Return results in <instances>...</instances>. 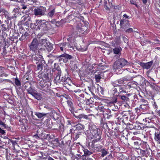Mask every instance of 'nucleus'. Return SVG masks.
Segmentation results:
<instances>
[{
    "label": "nucleus",
    "mask_w": 160,
    "mask_h": 160,
    "mask_svg": "<svg viewBox=\"0 0 160 160\" xmlns=\"http://www.w3.org/2000/svg\"><path fill=\"white\" fill-rule=\"evenodd\" d=\"M90 131L89 134V137L91 138H93L92 142V145L96 142H98L100 139L101 135L100 133H98V130L95 125H92L89 128Z\"/></svg>",
    "instance_id": "f257e3e1"
},
{
    "label": "nucleus",
    "mask_w": 160,
    "mask_h": 160,
    "mask_svg": "<svg viewBox=\"0 0 160 160\" xmlns=\"http://www.w3.org/2000/svg\"><path fill=\"white\" fill-rule=\"evenodd\" d=\"M130 64V63L124 58H121L115 62L113 67L114 69H118L129 65Z\"/></svg>",
    "instance_id": "f03ea898"
},
{
    "label": "nucleus",
    "mask_w": 160,
    "mask_h": 160,
    "mask_svg": "<svg viewBox=\"0 0 160 160\" xmlns=\"http://www.w3.org/2000/svg\"><path fill=\"white\" fill-rule=\"evenodd\" d=\"M44 20H38L36 21L34 24L36 26H38L37 28L38 29H41L43 31H46L47 29L48 25V23L47 22V24H46V22Z\"/></svg>",
    "instance_id": "7ed1b4c3"
},
{
    "label": "nucleus",
    "mask_w": 160,
    "mask_h": 160,
    "mask_svg": "<svg viewBox=\"0 0 160 160\" xmlns=\"http://www.w3.org/2000/svg\"><path fill=\"white\" fill-rule=\"evenodd\" d=\"M38 45L39 43L37 39L34 38L29 46L30 50L35 53L38 52Z\"/></svg>",
    "instance_id": "20e7f679"
},
{
    "label": "nucleus",
    "mask_w": 160,
    "mask_h": 160,
    "mask_svg": "<svg viewBox=\"0 0 160 160\" xmlns=\"http://www.w3.org/2000/svg\"><path fill=\"white\" fill-rule=\"evenodd\" d=\"M46 9L43 7L37 8L34 9V13L35 16H43L45 14Z\"/></svg>",
    "instance_id": "39448f33"
},
{
    "label": "nucleus",
    "mask_w": 160,
    "mask_h": 160,
    "mask_svg": "<svg viewBox=\"0 0 160 160\" xmlns=\"http://www.w3.org/2000/svg\"><path fill=\"white\" fill-rule=\"evenodd\" d=\"M48 87V85L43 80L40 81L37 84L38 88L45 92L47 91Z\"/></svg>",
    "instance_id": "423d86ee"
},
{
    "label": "nucleus",
    "mask_w": 160,
    "mask_h": 160,
    "mask_svg": "<svg viewBox=\"0 0 160 160\" xmlns=\"http://www.w3.org/2000/svg\"><path fill=\"white\" fill-rule=\"evenodd\" d=\"M120 25L121 28L125 30L129 27L130 23L128 20L123 18L120 21Z\"/></svg>",
    "instance_id": "0eeeda50"
},
{
    "label": "nucleus",
    "mask_w": 160,
    "mask_h": 160,
    "mask_svg": "<svg viewBox=\"0 0 160 160\" xmlns=\"http://www.w3.org/2000/svg\"><path fill=\"white\" fill-rule=\"evenodd\" d=\"M36 53V56L33 59L34 60L36 61L35 62L36 64H38V63L41 62L42 61H44L42 58V54H40L39 51Z\"/></svg>",
    "instance_id": "6e6552de"
},
{
    "label": "nucleus",
    "mask_w": 160,
    "mask_h": 160,
    "mask_svg": "<svg viewBox=\"0 0 160 160\" xmlns=\"http://www.w3.org/2000/svg\"><path fill=\"white\" fill-rule=\"evenodd\" d=\"M37 68L38 70H40L39 72H42V70L46 69L47 64L45 61H42L41 62L37 64Z\"/></svg>",
    "instance_id": "1a4fd4ad"
},
{
    "label": "nucleus",
    "mask_w": 160,
    "mask_h": 160,
    "mask_svg": "<svg viewBox=\"0 0 160 160\" xmlns=\"http://www.w3.org/2000/svg\"><path fill=\"white\" fill-rule=\"evenodd\" d=\"M140 142L136 141L134 142V145L135 148L137 149H139L140 148L139 145H141L142 148L145 149L147 148V142H143L142 143H140Z\"/></svg>",
    "instance_id": "9d476101"
},
{
    "label": "nucleus",
    "mask_w": 160,
    "mask_h": 160,
    "mask_svg": "<svg viewBox=\"0 0 160 160\" xmlns=\"http://www.w3.org/2000/svg\"><path fill=\"white\" fill-rule=\"evenodd\" d=\"M153 61H151L147 63L140 62L139 65L143 69H148L152 66Z\"/></svg>",
    "instance_id": "9b49d317"
},
{
    "label": "nucleus",
    "mask_w": 160,
    "mask_h": 160,
    "mask_svg": "<svg viewBox=\"0 0 160 160\" xmlns=\"http://www.w3.org/2000/svg\"><path fill=\"white\" fill-rule=\"evenodd\" d=\"M61 71H58V74L56 76L54 80V82L56 84H58L61 82V79L60 78V73H61Z\"/></svg>",
    "instance_id": "f8f14e48"
},
{
    "label": "nucleus",
    "mask_w": 160,
    "mask_h": 160,
    "mask_svg": "<svg viewBox=\"0 0 160 160\" xmlns=\"http://www.w3.org/2000/svg\"><path fill=\"white\" fill-rule=\"evenodd\" d=\"M59 46L61 50L62 51L64 49L65 50L68 48L69 45L66 42H64L59 44Z\"/></svg>",
    "instance_id": "ddd939ff"
},
{
    "label": "nucleus",
    "mask_w": 160,
    "mask_h": 160,
    "mask_svg": "<svg viewBox=\"0 0 160 160\" xmlns=\"http://www.w3.org/2000/svg\"><path fill=\"white\" fill-rule=\"evenodd\" d=\"M58 57L62 58L61 59H63V60H64V58H65V60L66 59H70L72 58V56L66 53H64L59 56Z\"/></svg>",
    "instance_id": "4468645a"
},
{
    "label": "nucleus",
    "mask_w": 160,
    "mask_h": 160,
    "mask_svg": "<svg viewBox=\"0 0 160 160\" xmlns=\"http://www.w3.org/2000/svg\"><path fill=\"white\" fill-rule=\"evenodd\" d=\"M137 86V82H133L129 83L126 86V87L127 88L130 89L131 88H134Z\"/></svg>",
    "instance_id": "2eb2a0df"
},
{
    "label": "nucleus",
    "mask_w": 160,
    "mask_h": 160,
    "mask_svg": "<svg viewBox=\"0 0 160 160\" xmlns=\"http://www.w3.org/2000/svg\"><path fill=\"white\" fill-rule=\"evenodd\" d=\"M40 43L42 46H44L46 48L49 46V45H48V42L47 41L46 39H42L40 41Z\"/></svg>",
    "instance_id": "dca6fc26"
},
{
    "label": "nucleus",
    "mask_w": 160,
    "mask_h": 160,
    "mask_svg": "<svg viewBox=\"0 0 160 160\" xmlns=\"http://www.w3.org/2000/svg\"><path fill=\"white\" fill-rule=\"evenodd\" d=\"M155 140L159 143H160V132H155L154 134Z\"/></svg>",
    "instance_id": "f3484780"
},
{
    "label": "nucleus",
    "mask_w": 160,
    "mask_h": 160,
    "mask_svg": "<svg viewBox=\"0 0 160 160\" xmlns=\"http://www.w3.org/2000/svg\"><path fill=\"white\" fill-rule=\"evenodd\" d=\"M122 50L120 47L116 48L113 49V52L114 54L120 55L121 53Z\"/></svg>",
    "instance_id": "a211bd4d"
},
{
    "label": "nucleus",
    "mask_w": 160,
    "mask_h": 160,
    "mask_svg": "<svg viewBox=\"0 0 160 160\" xmlns=\"http://www.w3.org/2000/svg\"><path fill=\"white\" fill-rule=\"evenodd\" d=\"M75 127L76 129L79 131L82 130L84 128V126L79 123L77 124Z\"/></svg>",
    "instance_id": "6ab92c4d"
},
{
    "label": "nucleus",
    "mask_w": 160,
    "mask_h": 160,
    "mask_svg": "<svg viewBox=\"0 0 160 160\" xmlns=\"http://www.w3.org/2000/svg\"><path fill=\"white\" fill-rule=\"evenodd\" d=\"M30 17L28 15H25L22 17L21 18V21H20V24H24V22L27 20H28Z\"/></svg>",
    "instance_id": "aec40b11"
},
{
    "label": "nucleus",
    "mask_w": 160,
    "mask_h": 160,
    "mask_svg": "<svg viewBox=\"0 0 160 160\" xmlns=\"http://www.w3.org/2000/svg\"><path fill=\"white\" fill-rule=\"evenodd\" d=\"M32 96L38 100H41L42 98L41 94L39 93H38L36 91Z\"/></svg>",
    "instance_id": "412c9836"
},
{
    "label": "nucleus",
    "mask_w": 160,
    "mask_h": 160,
    "mask_svg": "<svg viewBox=\"0 0 160 160\" xmlns=\"http://www.w3.org/2000/svg\"><path fill=\"white\" fill-rule=\"evenodd\" d=\"M55 14V8H53V9L50 10L49 12L47 14L48 17L52 18L53 17Z\"/></svg>",
    "instance_id": "4be33fe9"
},
{
    "label": "nucleus",
    "mask_w": 160,
    "mask_h": 160,
    "mask_svg": "<svg viewBox=\"0 0 160 160\" xmlns=\"http://www.w3.org/2000/svg\"><path fill=\"white\" fill-rule=\"evenodd\" d=\"M27 91L28 93L32 96L36 90L30 87L27 89Z\"/></svg>",
    "instance_id": "5701e85b"
},
{
    "label": "nucleus",
    "mask_w": 160,
    "mask_h": 160,
    "mask_svg": "<svg viewBox=\"0 0 160 160\" xmlns=\"http://www.w3.org/2000/svg\"><path fill=\"white\" fill-rule=\"evenodd\" d=\"M35 114L36 115V116L38 118H41L43 117L46 116L47 115V114L44 113H41L36 112H35Z\"/></svg>",
    "instance_id": "b1692460"
},
{
    "label": "nucleus",
    "mask_w": 160,
    "mask_h": 160,
    "mask_svg": "<svg viewBox=\"0 0 160 160\" xmlns=\"http://www.w3.org/2000/svg\"><path fill=\"white\" fill-rule=\"evenodd\" d=\"M127 81V79L124 78H122L117 80L118 83L119 85L121 84H123L124 83V82Z\"/></svg>",
    "instance_id": "393cba45"
},
{
    "label": "nucleus",
    "mask_w": 160,
    "mask_h": 160,
    "mask_svg": "<svg viewBox=\"0 0 160 160\" xmlns=\"http://www.w3.org/2000/svg\"><path fill=\"white\" fill-rule=\"evenodd\" d=\"M75 117L79 119H81L82 118H84L86 119H88V117L87 115L82 114H80L78 116H75Z\"/></svg>",
    "instance_id": "a878e982"
},
{
    "label": "nucleus",
    "mask_w": 160,
    "mask_h": 160,
    "mask_svg": "<svg viewBox=\"0 0 160 160\" xmlns=\"http://www.w3.org/2000/svg\"><path fill=\"white\" fill-rule=\"evenodd\" d=\"M3 11L2 12V13L4 14V15L5 16L6 18L7 19V21L8 19L9 18H10V16H11L10 14L6 10Z\"/></svg>",
    "instance_id": "bb28decb"
},
{
    "label": "nucleus",
    "mask_w": 160,
    "mask_h": 160,
    "mask_svg": "<svg viewBox=\"0 0 160 160\" xmlns=\"http://www.w3.org/2000/svg\"><path fill=\"white\" fill-rule=\"evenodd\" d=\"M84 156H88L93 153V152L89 151L87 149H84L83 150Z\"/></svg>",
    "instance_id": "cd10ccee"
},
{
    "label": "nucleus",
    "mask_w": 160,
    "mask_h": 160,
    "mask_svg": "<svg viewBox=\"0 0 160 160\" xmlns=\"http://www.w3.org/2000/svg\"><path fill=\"white\" fill-rule=\"evenodd\" d=\"M140 110H142L143 111H145L148 109V106L147 105L144 104H141L140 107Z\"/></svg>",
    "instance_id": "c85d7f7f"
},
{
    "label": "nucleus",
    "mask_w": 160,
    "mask_h": 160,
    "mask_svg": "<svg viewBox=\"0 0 160 160\" xmlns=\"http://www.w3.org/2000/svg\"><path fill=\"white\" fill-rule=\"evenodd\" d=\"M98 109L99 110H100L101 111H102L103 112H106V111L107 112H110V110L108 109H106L104 108V107L102 106H98Z\"/></svg>",
    "instance_id": "c756f323"
},
{
    "label": "nucleus",
    "mask_w": 160,
    "mask_h": 160,
    "mask_svg": "<svg viewBox=\"0 0 160 160\" xmlns=\"http://www.w3.org/2000/svg\"><path fill=\"white\" fill-rule=\"evenodd\" d=\"M7 30V28L5 24H2L0 26V31H1L2 32L6 31Z\"/></svg>",
    "instance_id": "7c9ffc66"
},
{
    "label": "nucleus",
    "mask_w": 160,
    "mask_h": 160,
    "mask_svg": "<svg viewBox=\"0 0 160 160\" xmlns=\"http://www.w3.org/2000/svg\"><path fill=\"white\" fill-rule=\"evenodd\" d=\"M142 125L141 124H135V130H142Z\"/></svg>",
    "instance_id": "2f4dec72"
},
{
    "label": "nucleus",
    "mask_w": 160,
    "mask_h": 160,
    "mask_svg": "<svg viewBox=\"0 0 160 160\" xmlns=\"http://www.w3.org/2000/svg\"><path fill=\"white\" fill-rule=\"evenodd\" d=\"M54 68H52V70L53 71H55V70L59 71V66L57 63H55L54 64Z\"/></svg>",
    "instance_id": "473e14b6"
},
{
    "label": "nucleus",
    "mask_w": 160,
    "mask_h": 160,
    "mask_svg": "<svg viewBox=\"0 0 160 160\" xmlns=\"http://www.w3.org/2000/svg\"><path fill=\"white\" fill-rule=\"evenodd\" d=\"M127 113H128V112H122L123 118H124V120H127L128 118V116L127 115Z\"/></svg>",
    "instance_id": "72a5a7b5"
},
{
    "label": "nucleus",
    "mask_w": 160,
    "mask_h": 160,
    "mask_svg": "<svg viewBox=\"0 0 160 160\" xmlns=\"http://www.w3.org/2000/svg\"><path fill=\"white\" fill-rule=\"evenodd\" d=\"M118 115H119V116L117 118V119L120 122H124V118H123L122 112V114H119Z\"/></svg>",
    "instance_id": "f704fd0d"
},
{
    "label": "nucleus",
    "mask_w": 160,
    "mask_h": 160,
    "mask_svg": "<svg viewBox=\"0 0 160 160\" xmlns=\"http://www.w3.org/2000/svg\"><path fill=\"white\" fill-rule=\"evenodd\" d=\"M97 89L99 92H100L101 94L102 95L103 94V88L102 87L99 86L98 87Z\"/></svg>",
    "instance_id": "c9c22d12"
},
{
    "label": "nucleus",
    "mask_w": 160,
    "mask_h": 160,
    "mask_svg": "<svg viewBox=\"0 0 160 160\" xmlns=\"http://www.w3.org/2000/svg\"><path fill=\"white\" fill-rule=\"evenodd\" d=\"M95 78L97 82H99L101 78V75L99 74H95Z\"/></svg>",
    "instance_id": "e433bc0d"
},
{
    "label": "nucleus",
    "mask_w": 160,
    "mask_h": 160,
    "mask_svg": "<svg viewBox=\"0 0 160 160\" xmlns=\"http://www.w3.org/2000/svg\"><path fill=\"white\" fill-rule=\"evenodd\" d=\"M29 20H27L24 22V24H23L26 26H28L29 24H30L31 23V19L30 17L29 18Z\"/></svg>",
    "instance_id": "4c0bfd02"
},
{
    "label": "nucleus",
    "mask_w": 160,
    "mask_h": 160,
    "mask_svg": "<svg viewBox=\"0 0 160 160\" xmlns=\"http://www.w3.org/2000/svg\"><path fill=\"white\" fill-rule=\"evenodd\" d=\"M67 102L68 106L72 109L73 108V103L71 100H68Z\"/></svg>",
    "instance_id": "58836bf2"
},
{
    "label": "nucleus",
    "mask_w": 160,
    "mask_h": 160,
    "mask_svg": "<svg viewBox=\"0 0 160 160\" xmlns=\"http://www.w3.org/2000/svg\"><path fill=\"white\" fill-rule=\"evenodd\" d=\"M16 16H10V18H8V20L7 21H10V22H12L15 19H16Z\"/></svg>",
    "instance_id": "ea45409f"
},
{
    "label": "nucleus",
    "mask_w": 160,
    "mask_h": 160,
    "mask_svg": "<svg viewBox=\"0 0 160 160\" xmlns=\"http://www.w3.org/2000/svg\"><path fill=\"white\" fill-rule=\"evenodd\" d=\"M140 102L142 103V104H144L145 105H147L148 104V101L144 99H141Z\"/></svg>",
    "instance_id": "a19ab883"
},
{
    "label": "nucleus",
    "mask_w": 160,
    "mask_h": 160,
    "mask_svg": "<svg viewBox=\"0 0 160 160\" xmlns=\"http://www.w3.org/2000/svg\"><path fill=\"white\" fill-rule=\"evenodd\" d=\"M124 30L126 32L128 33H131L134 31L132 28H127V29H126L125 30Z\"/></svg>",
    "instance_id": "79ce46f5"
},
{
    "label": "nucleus",
    "mask_w": 160,
    "mask_h": 160,
    "mask_svg": "<svg viewBox=\"0 0 160 160\" xmlns=\"http://www.w3.org/2000/svg\"><path fill=\"white\" fill-rule=\"evenodd\" d=\"M119 91L120 93L123 92L126 93V91L125 90L124 87H120L119 88Z\"/></svg>",
    "instance_id": "37998d69"
},
{
    "label": "nucleus",
    "mask_w": 160,
    "mask_h": 160,
    "mask_svg": "<svg viewBox=\"0 0 160 160\" xmlns=\"http://www.w3.org/2000/svg\"><path fill=\"white\" fill-rule=\"evenodd\" d=\"M121 98L122 100H123L124 102H126L129 99L128 97H127L126 96L123 95L121 96Z\"/></svg>",
    "instance_id": "c03bdc74"
},
{
    "label": "nucleus",
    "mask_w": 160,
    "mask_h": 160,
    "mask_svg": "<svg viewBox=\"0 0 160 160\" xmlns=\"http://www.w3.org/2000/svg\"><path fill=\"white\" fill-rule=\"evenodd\" d=\"M15 84L17 86L21 85V82L18 79V78H15Z\"/></svg>",
    "instance_id": "a18cd8bd"
},
{
    "label": "nucleus",
    "mask_w": 160,
    "mask_h": 160,
    "mask_svg": "<svg viewBox=\"0 0 160 160\" xmlns=\"http://www.w3.org/2000/svg\"><path fill=\"white\" fill-rule=\"evenodd\" d=\"M128 127L130 130L135 129V124H129L128 125Z\"/></svg>",
    "instance_id": "49530a36"
},
{
    "label": "nucleus",
    "mask_w": 160,
    "mask_h": 160,
    "mask_svg": "<svg viewBox=\"0 0 160 160\" xmlns=\"http://www.w3.org/2000/svg\"><path fill=\"white\" fill-rule=\"evenodd\" d=\"M112 84L114 87H117L119 86L117 80L112 82Z\"/></svg>",
    "instance_id": "de8ad7c7"
},
{
    "label": "nucleus",
    "mask_w": 160,
    "mask_h": 160,
    "mask_svg": "<svg viewBox=\"0 0 160 160\" xmlns=\"http://www.w3.org/2000/svg\"><path fill=\"white\" fill-rule=\"evenodd\" d=\"M33 137L35 138L36 139H39L41 138L40 135V134H38V133H36L33 135Z\"/></svg>",
    "instance_id": "09e8293b"
},
{
    "label": "nucleus",
    "mask_w": 160,
    "mask_h": 160,
    "mask_svg": "<svg viewBox=\"0 0 160 160\" xmlns=\"http://www.w3.org/2000/svg\"><path fill=\"white\" fill-rule=\"evenodd\" d=\"M102 154L101 155V156L102 157H104L105 155H107L108 154L107 151L104 150H102Z\"/></svg>",
    "instance_id": "8fccbe9b"
},
{
    "label": "nucleus",
    "mask_w": 160,
    "mask_h": 160,
    "mask_svg": "<svg viewBox=\"0 0 160 160\" xmlns=\"http://www.w3.org/2000/svg\"><path fill=\"white\" fill-rule=\"evenodd\" d=\"M108 112V113H103V114L104 115V117H106V116H107V118L109 119L110 118V117L112 116V115L111 114L109 115V112Z\"/></svg>",
    "instance_id": "3c124183"
},
{
    "label": "nucleus",
    "mask_w": 160,
    "mask_h": 160,
    "mask_svg": "<svg viewBox=\"0 0 160 160\" xmlns=\"http://www.w3.org/2000/svg\"><path fill=\"white\" fill-rule=\"evenodd\" d=\"M3 11H5V10L3 9H0V18H2V16L4 15V14L2 13V12Z\"/></svg>",
    "instance_id": "603ef678"
},
{
    "label": "nucleus",
    "mask_w": 160,
    "mask_h": 160,
    "mask_svg": "<svg viewBox=\"0 0 160 160\" xmlns=\"http://www.w3.org/2000/svg\"><path fill=\"white\" fill-rule=\"evenodd\" d=\"M93 98H90L88 100V101L90 104H93L94 103V102L93 101Z\"/></svg>",
    "instance_id": "864d4df0"
},
{
    "label": "nucleus",
    "mask_w": 160,
    "mask_h": 160,
    "mask_svg": "<svg viewBox=\"0 0 160 160\" xmlns=\"http://www.w3.org/2000/svg\"><path fill=\"white\" fill-rule=\"evenodd\" d=\"M42 72H38V73L39 74H38V77L40 79H41V78H43V75H42Z\"/></svg>",
    "instance_id": "5fc2aeb1"
},
{
    "label": "nucleus",
    "mask_w": 160,
    "mask_h": 160,
    "mask_svg": "<svg viewBox=\"0 0 160 160\" xmlns=\"http://www.w3.org/2000/svg\"><path fill=\"white\" fill-rule=\"evenodd\" d=\"M8 76V74L4 72H2L0 75V77H6Z\"/></svg>",
    "instance_id": "6e6d98bb"
},
{
    "label": "nucleus",
    "mask_w": 160,
    "mask_h": 160,
    "mask_svg": "<svg viewBox=\"0 0 160 160\" xmlns=\"http://www.w3.org/2000/svg\"><path fill=\"white\" fill-rule=\"evenodd\" d=\"M102 146L101 145H99L96 148V150L98 151H99L102 150Z\"/></svg>",
    "instance_id": "4d7b16f0"
},
{
    "label": "nucleus",
    "mask_w": 160,
    "mask_h": 160,
    "mask_svg": "<svg viewBox=\"0 0 160 160\" xmlns=\"http://www.w3.org/2000/svg\"><path fill=\"white\" fill-rule=\"evenodd\" d=\"M26 38V37H25V36L23 34H22L21 37L19 38V40L20 41H22L25 39Z\"/></svg>",
    "instance_id": "13d9d810"
},
{
    "label": "nucleus",
    "mask_w": 160,
    "mask_h": 160,
    "mask_svg": "<svg viewBox=\"0 0 160 160\" xmlns=\"http://www.w3.org/2000/svg\"><path fill=\"white\" fill-rule=\"evenodd\" d=\"M76 2L79 5H81L82 3V2L81 0H77Z\"/></svg>",
    "instance_id": "bf43d9fd"
},
{
    "label": "nucleus",
    "mask_w": 160,
    "mask_h": 160,
    "mask_svg": "<svg viewBox=\"0 0 160 160\" xmlns=\"http://www.w3.org/2000/svg\"><path fill=\"white\" fill-rule=\"evenodd\" d=\"M44 78L46 79H47V80H48L49 79L48 78V73H45L44 75Z\"/></svg>",
    "instance_id": "052dcab7"
},
{
    "label": "nucleus",
    "mask_w": 160,
    "mask_h": 160,
    "mask_svg": "<svg viewBox=\"0 0 160 160\" xmlns=\"http://www.w3.org/2000/svg\"><path fill=\"white\" fill-rule=\"evenodd\" d=\"M0 125H2L3 127L5 128L6 127V125L1 121H0Z\"/></svg>",
    "instance_id": "680f3d73"
},
{
    "label": "nucleus",
    "mask_w": 160,
    "mask_h": 160,
    "mask_svg": "<svg viewBox=\"0 0 160 160\" xmlns=\"http://www.w3.org/2000/svg\"><path fill=\"white\" fill-rule=\"evenodd\" d=\"M0 132L2 135H4L5 133V132L4 130H2L0 128Z\"/></svg>",
    "instance_id": "e2e57ef3"
},
{
    "label": "nucleus",
    "mask_w": 160,
    "mask_h": 160,
    "mask_svg": "<svg viewBox=\"0 0 160 160\" xmlns=\"http://www.w3.org/2000/svg\"><path fill=\"white\" fill-rule=\"evenodd\" d=\"M67 78H66L62 77V78L61 79V82L62 81L64 82H66L67 81Z\"/></svg>",
    "instance_id": "0e129e2a"
},
{
    "label": "nucleus",
    "mask_w": 160,
    "mask_h": 160,
    "mask_svg": "<svg viewBox=\"0 0 160 160\" xmlns=\"http://www.w3.org/2000/svg\"><path fill=\"white\" fill-rule=\"evenodd\" d=\"M156 112L157 113L159 116H160V110H156Z\"/></svg>",
    "instance_id": "69168bd1"
},
{
    "label": "nucleus",
    "mask_w": 160,
    "mask_h": 160,
    "mask_svg": "<svg viewBox=\"0 0 160 160\" xmlns=\"http://www.w3.org/2000/svg\"><path fill=\"white\" fill-rule=\"evenodd\" d=\"M123 16V18H125V19H126V18L129 19L128 16V15H126V14H124Z\"/></svg>",
    "instance_id": "338daca9"
},
{
    "label": "nucleus",
    "mask_w": 160,
    "mask_h": 160,
    "mask_svg": "<svg viewBox=\"0 0 160 160\" xmlns=\"http://www.w3.org/2000/svg\"><path fill=\"white\" fill-rule=\"evenodd\" d=\"M22 8L23 9L25 10V9H26V8H27V6H25L24 5H22Z\"/></svg>",
    "instance_id": "774afa93"
}]
</instances>
